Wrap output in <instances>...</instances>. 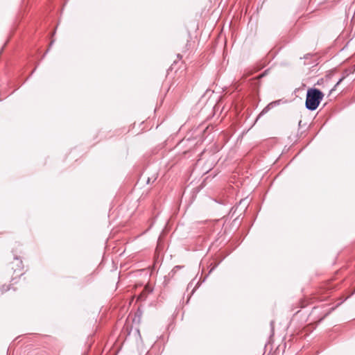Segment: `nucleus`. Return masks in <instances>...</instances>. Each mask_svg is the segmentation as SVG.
<instances>
[{
    "label": "nucleus",
    "instance_id": "obj_1",
    "mask_svg": "<svg viewBox=\"0 0 355 355\" xmlns=\"http://www.w3.org/2000/svg\"><path fill=\"white\" fill-rule=\"evenodd\" d=\"M324 94L318 89H309L307 91L306 107L309 110H315L323 98Z\"/></svg>",
    "mask_w": 355,
    "mask_h": 355
},
{
    "label": "nucleus",
    "instance_id": "obj_2",
    "mask_svg": "<svg viewBox=\"0 0 355 355\" xmlns=\"http://www.w3.org/2000/svg\"><path fill=\"white\" fill-rule=\"evenodd\" d=\"M272 105V103H270L269 105H267V106H266V107L262 110V112L260 113V114H259V117L261 115H262V114H263L266 113V112L270 110V106H271Z\"/></svg>",
    "mask_w": 355,
    "mask_h": 355
},
{
    "label": "nucleus",
    "instance_id": "obj_3",
    "mask_svg": "<svg viewBox=\"0 0 355 355\" xmlns=\"http://www.w3.org/2000/svg\"><path fill=\"white\" fill-rule=\"evenodd\" d=\"M343 78H342L339 80V81L336 83V85H335L334 88L332 90L335 89V88L343 81Z\"/></svg>",
    "mask_w": 355,
    "mask_h": 355
}]
</instances>
